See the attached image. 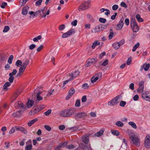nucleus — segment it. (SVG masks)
I'll list each match as a JSON object with an SVG mask.
<instances>
[{"instance_id": "f257e3e1", "label": "nucleus", "mask_w": 150, "mask_h": 150, "mask_svg": "<svg viewBox=\"0 0 150 150\" xmlns=\"http://www.w3.org/2000/svg\"><path fill=\"white\" fill-rule=\"evenodd\" d=\"M76 111V109L75 108H71L62 111L59 115L62 117H70L74 114Z\"/></svg>"}, {"instance_id": "f03ea898", "label": "nucleus", "mask_w": 150, "mask_h": 150, "mask_svg": "<svg viewBox=\"0 0 150 150\" xmlns=\"http://www.w3.org/2000/svg\"><path fill=\"white\" fill-rule=\"evenodd\" d=\"M129 139L130 140V142L134 145L139 146L140 145V143L138 137L135 135L134 134L132 133L130 134Z\"/></svg>"}, {"instance_id": "7ed1b4c3", "label": "nucleus", "mask_w": 150, "mask_h": 150, "mask_svg": "<svg viewBox=\"0 0 150 150\" xmlns=\"http://www.w3.org/2000/svg\"><path fill=\"white\" fill-rule=\"evenodd\" d=\"M89 3L85 1L78 8L79 11H81L88 9L89 7Z\"/></svg>"}, {"instance_id": "20e7f679", "label": "nucleus", "mask_w": 150, "mask_h": 150, "mask_svg": "<svg viewBox=\"0 0 150 150\" xmlns=\"http://www.w3.org/2000/svg\"><path fill=\"white\" fill-rule=\"evenodd\" d=\"M142 97L146 100L150 101V93L144 91L142 92Z\"/></svg>"}, {"instance_id": "39448f33", "label": "nucleus", "mask_w": 150, "mask_h": 150, "mask_svg": "<svg viewBox=\"0 0 150 150\" xmlns=\"http://www.w3.org/2000/svg\"><path fill=\"white\" fill-rule=\"evenodd\" d=\"M15 107L17 109H25L26 108V106L24 105L21 101H18L15 104Z\"/></svg>"}, {"instance_id": "423d86ee", "label": "nucleus", "mask_w": 150, "mask_h": 150, "mask_svg": "<svg viewBox=\"0 0 150 150\" xmlns=\"http://www.w3.org/2000/svg\"><path fill=\"white\" fill-rule=\"evenodd\" d=\"M102 76V73L101 72H98L97 74H96L91 79V82L93 83L96 82L99 79H100Z\"/></svg>"}, {"instance_id": "0eeeda50", "label": "nucleus", "mask_w": 150, "mask_h": 150, "mask_svg": "<svg viewBox=\"0 0 150 150\" xmlns=\"http://www.w3.org/2000/svg\"><path fill=\"white\" fill-rule=\"evenodd\" d=\"M144 145L147 148H149L150 147V134L147 135L145 138L144 141Z\"/></svg>"}, {"instance_id": "6e6552de", "label": "nucleus", "mask_w": 150, "mask_h": 150, "mask_svg": "<svg viewBox=\"0 0 150 150\" xmlns=\"http://www.w3.org/2000/svg\"><path fill=\"white\" fill-rule=\"evenodd\" d=\"M79 148H80L83 150H92V149L89 144L87 146L84 144L83 143H81L79 144Z\"/></svg>"}, {"instance_id": "1a4fd4ad", "label": "nucleus", "mask_w": 150, "mask_h": 150, "mask_svg": "<svg viewBox=\"0 0 150 150\" xmlns=\"http://www.w3.org/2000/svg\"><path fill=\"white\" fill-rule=\"evenodd\" d=\"M119 98V96H117L115 98L112 99L108 103V105L109 106H114V104H117L118 103V100Z\"/></svg>"}, {"instance_id": "9d476101", "label": "nucleus", "mask_w": 150, "mask_h": 150, "mask_svg": "<svg viewBox=\"0 0 150 150\" xmlns=\"http://www.w3.org/2000/svg\"><path fill=\"white\" fill-rule=\"evenodd\" d=\"M86 115V114L84 112L77 113L75 114L74 118L76 120H78L83 117Z\"/></svg>"}, {"instance_id": "9b49d317", "label": "nucleus", "mask_w": 150, "mask_h": 150, "mask_svg": "<svg viewBox=\"0 0 150 150\" xmlns=\"http://www.w3.org/2000/svg\"><path fill=\"white\" fill-rule=\"evenodd\" d=\"M97 61V59L96 58H91L88 59L86 63L85 64L86 67L90 66L92 64L95 63Z\"/></svg>"}, {"instance_id": "f8f14e48", "label": "nucleus", "mask_w": 150, "mask_h": 150, "mask_svg": "<svg viewBox=\"0 0 150 150\" xmlns=\"http://www.w3.org/2000/svg\"><path fill=\"white\" fill-rule=\"evenodd\" d=\"M75 90L73 87L71 88L69 90L68 92L69 94L66 97V99L68 100L75 93Z\"/></svg>"}, {"instance_id": "ddd939ff", "label": "nucleus", "mask_w": 150, "mask_h": 150, "mask_svg": "<svg viewBox=\"0 0 150 150\" xmlns=\"http://www.w3.org/2000/svg\"><path fill=\"white\" fill-rule=\"evenodd\" d=\"M124 20V18H122L120 19L119 24L117 25V30L121 29L123 27V21Z\"/></svg>"}, {"instance_id": "4468645a", "label": "nucleus", "mask_w": 150, "mask_h": 150, "mask_svg": "<svg viewBox=\"0 0 150 150\" xmlns=\"http://www.w3.org/2000/svg\"><path fill=\"white\" fill-rule=\"evenodd\" d=\"M16 131H20L24 134H26L27 133V130L23 127L18 126V127H16Z\"/></svg>"}, {"instance_id": "2eb2a0df", "label": "nucleus", "mask_w": 150, "mask_h": 150, "mask_svg": "<svg viewBox=\"0 0 150 150\" xmlns=\"http://www.w3.org/2000/svg\"><path fill=\"white\" fill-rule=\"evenodd\" d=\"M150 66V64H143L141 67L140 71H142L144 69L145 71H147L149 69Z\"/></svg>"}, {"instance_id": "dca6fc26", "label": "nucleus", "mask_w": 150, "mask_h": 150, "mask_svg": "<svg viewBox=\"0 0 150 150\" xmlns=\"http://www.w3.org/2000/svg\"><path fill=\"white\" fill-rule=\"evenodd\" d=\"M89 136L87 135H83L82 137V142L86 144H87L89 142Z\"/></svg>"}, {"instance_id": "f3484780", "label": "nucleus", "mask_w": 150, "mask_h": 150, "mask_svg": "<svg viewBox=\"0 0 150 150\" xmlns=\"http://www.w3.org/2000/svg\"><path fill=\"white\" fill-rule=\"evenodd\" d=\"M93 30L95 33H97L99 31L103 30V29H102V25H98L94 28Z\"/></svg>"}, {"instance_id": "a211bd4d", "label": "nucleus", "mask_w": 150, "mask_h": 150, "mask_svg": "<svg viewBox=\"0 0 150 150\" xmlns=\"http://www.w3.org/2000/svg\"><path fill=\"white\" fill-rule=\"evenodd\" d=\"M73 80L76 78L79 74V71H76L70 73Z\"/></svg>"}, {"instance_id": "6ab92c4d", "label": "nucleus", "mask_w": 150, "mask_h": 150, "mask_svg": "<svg viewBox=\"0 0 150 150\" xmlns=\"http://www.w3.org/2000/svg\"><path fill=\"white\" fill-rule=\"evenodd\" d=\"M67 149H76V150H79V147H77V146L74 145L72 144L67 146ZM74 150H75V149Z\"/></svg>"}, {"instance_id": "aec40b11", "label": "nucleus", "mask_w": 150, "mask_h": 150, "mask_svg": "<svg viewBox=\"0 0 150 150\" xmlns=\"http://www.w3.org/2000/svg\"><path fill=\"white\" fill-rule=\"evenodd\" d=\"M23 62L22 65L26 67L29 64V60L28 59H25L23 60Z\"/></svg>"}, {"instance_id": "412c9836", "label": "nucleus", "mask_w": 150, "mask_h": 150, "mask_svg": "<svg viewBox=\"0 0 150 150\" xmlns=\"http://www.w3.org/2000/svg\"><path fill=\"white\" fill-rule=\"evenodd\" d=\"M40 110H41V108H40L38 106H37L32 110L31 111L32 112V113H33V114L37 113Z\"/></svg>"}, {"instance_id": "4be33fe9", "label": "nucleus", "mask_w": 150, "mask_h": 150, "mask_svg": "<svg viewBox=\"0 0 150 150\" xmlns=\"http://www.w3.org/2000/svg\"><path fill=\"white\" fill-rule=\"evenodd\" d=\"M29 8L28 6L24 7L22 9V13L24 15H26L28 13V10Z\"/></svg>"}, {"instance_id": "5701e85b", "label": "nucleus", "mask_w": 150, "mask_h": 150, "mask_svg": "<svg viewBox=\"0 0 150 150\" xmlns=\"http://www.w3.org/2000/svg\"><path fill=\"white\" fill-rule=\"evenodd\" d=\"M38 120L37 118H35L30 121L28 123V125L29 127L33 125L35 122H36Z\"/></svg>"}, {"instance_id": "b1692460", "label": "nucleus", "mask_w": 150, "mask_h": 150, "mask_svg": "<svg viewBox=\"0 0 150 150\" xmlns=\"http://www.w3.org/2000/svg\"><path fill=\"white\" fill-rule=\"evenodd\" d=\"M104 131L103 130H101L99 132L96 133L94 134V135L96 137H99L101 136L103 133Z\"/></svg>"}, {"instance_id": "393cba45", "label": "nucleus", "mask_w": 150, "mask_h": 150, "mask_svg": "<svg viewBox=\"0 0 150 150\" xmlns=\"http://www.w3.org/2000/svg\"><path fill=\"white\" fill-rule=\"evenodd\" d=\"M42 93L41 92L39 91L37 94L36 98L37 100L38 101H40L42 100V97L40 96V94Z\"/></svg>"}, {"instance_id": "a878e982", "label": "nucleus", "mask_w": 150, "mask_h": 150, "mask_svg": "<svg viewBox=\"0 0 150 150\" xmlns=\"http://www.w3.org/2000/svg\"><path fill=\"white\" fill-rule=\"evenodd\" d=\"M137 24V23L136 22L135 20L133 18H132L131 20L130 25L131 28L133 26H134Z\"/></svg>"}, {"instance_id": "bb28decb", "label": "nucleus", "mask_w": 150, "mask_h": 150, "mask_svg": "<svg viewBox=\"0 0 150 150\" xmlns=\"http://www.w3.org/2000/svg\"><path fill=\"white\" fill-rule=\"evenodd\" d=\"M133 32H137L139 30V28L137 24L132 28Z\"/></svg>"}, {"instance_id": "cd10ccee", "label": "nucleus", "mask_w": 150, "mask_h": 150, "mask_svg": "<svg viewBox=\"0 0 150 150\" xmlns=\"http://www.w3.org/2000/svg\"><path fill=\"white\" fill-rule=\"evenodd\" d=\"M100 42H98L97 41H95L93 43L91 47L93 49H94L95 48L96 46L100 45Z\"/></svg>"}, {"instance_id": "c85d7f7f", "label": "nucleus", "mask_w": 150, "mask_h": 150, "mask_svg": "<svg viewBox=\"0 0 150 150\" xmlns=\"http://www.w3.org/2000/svg\"><path fill=\"white\" fill-rule=\"evenodd\" d=\"M34 102L33 100H28L27 104L28 108L31 107L33 104Z\"/></svg>"}, {"instance_id": "c756f323", "label": "nucleus", "mask_w": 150, "mask_h": 150, "mask_svg": "<svg viewBox=\"0 0 150 150\" xmlns=\"http://www.w3.org/2000/svg\"><path fill=\"white\" fill-rule=\"evenodd\" d=\"M136 18L139 22H142L144 21L143 19L140 17V16L139 14L136 15Z\"/></svg>"}, {"instance_id": "7c9ffc66", "label": "nucleus", "mask_w": 150, "mask_h": 150, "mask_svg": "<svg viewBox=\"0 0 150 150\" xmlns=\"http://www.w3.org/2000/svg\"><path fill=\"white\" fill-rule=\"evenodd\" d=\"M75 32V30L74 29H72L68 30L67 33L69 36L74 34Z\"/></svg>"}, {"instance_id": "2f4dec72", "label": "nucleus", "mask_w": 150, "mask_h": 150, "mask_svg": "<svg viewBox=\"0 0 150 150\" xmlns=\"http://www.w3.org/2000/svg\"><path fill=\"white\" fill-rule=\"evenodd\" d=\"M115 125L119 127H122L123 126V123L120 121H117L115 123Z\"/></svg>"}, {"instance_id": "473e14b6", "label": "nucleus", "mask_w": 150, "mask_h": 150, "mask_svg": "<svg viewBox=\"0 0 150 150\" xmlns=\"http://www.w3.org/2000/svg\"><path fill=\"white\" fill-rule=\"evenodd\" d=\"M111 132L112 134L114 135L118 136L120 135V133L117 130H111Z\"/></svg>"}, {"instance_id": "72a5a7b5", "label": "nucleus", "mask_w": 150, "mask_h": 150, "mask_svg": "<svg viewBox=\"0 0 150 150\" xmlns=\"http://www.w3.org/2000/svg\"><path fill=\"white\" fill-rule=\"evenodd\" d=\"M129 125H130L134 129H137V127L136 124L133 122H130L128 123Z\"/></svg>"}, {"instance_id": "f704fd0d", "label": "nucleus", "mask_w": 150, "mask_h": 150, "mask_svg": "<svg viewBox=\"0 0 150 150\" xmlns=\"http://www.w3.org/2000/svg\"><path fill=\"white\" fill-rule=\"evenodd\" d=\"M79 127L78 126H75L70 127L69 128V130L71 132L75 131L78 129Z\"/></svg>"}, {"instance_id": "c9c22d12", "label": "nucleus", "mask_w": 150, "mask_h": 150, "mask_svg": "<svg viewBox=\"0 0 150 150\" xmlns=\"http://www.w3.org/2000/svg\"><path fill=\"white\" fill-rule=\"evenodd\" d=\"M22 62L21 60H18L16 62L15 65L18 67H20L21 66Z\"/></svg>"}, {"instance_id": "e433bc0d", "label": "nucleus", "mask_w": 150, "mask_h": 150, "mask_svg": "<svg viewBox=\"0 0 150 150\" xmlns=\"http://www.w3.org/2000/svg\"><path fill=\"white\" fill-rule=\"evenodd\" d=\"M11 84V83L9 82H6L3 86V89L4 90L7 89V87L10 86Z\"/></svg>"}, {"instance_id": "4c0bfd02", "label": "nucleus", "mask_w": 150, "mask_h": 150, "mask_svg": "<svg viewBox=\"0 0 150 150\" xmlns=\"http://www.w3.org/2000/svg\"><path fill=\"white\" fill-rule=\"evenodd\" d=\"M140 45V44L139 42H137L135 45L133 47L132 51L133 52H135L137 49L138 47Z\"/></svg>"}, {"instance_id": "58836bf2", "label": "nucleus", "mask_w": 150, "mask_h": 150, "mask_svg": "<svg viewBox=\"0 0 150 150\" xmlns=\"http://www.w3.org/2000/svg\"><path fill=\"white\" fill-rule=\"evenodd\" d=\"M18 127V126H16L14 127H12L9 132V133L10 134H12L15 132V130H16V127Z\"/></svg>"}, {"instance_id": "ea45409f", "label": "nucleus", "mask_w": 150, "mask_h": 150, "mask_svg": "<svg viewBox=\"0 0 150 150\" xmlns=\"http://www.w3.org/2000/svg\"><path fill=\"white\" fill-rule=\"evenodd\" d=\"M67 79L69 81H71L73 80L71 76L70 73H69L68 74H67L66 76Z\"/></svg>"}, {"instance_id": "a19ab883", "label": "nucleus", "mask_w": 150, "mask_h": 150, "mask_svg": "<svg viewBox=\"0 0 150 150\" xmlns=\"http://www.w3.org/2000/svg\"><path fill=\"white\" fill-rule=\"evenodd\" d=\"M112 46L114 47V48L115 50L118 49L120 47L117 42H115L113 43L112 44Z\"/></svg>"}, {"instance_id": "79ce46f5", "label": "nucleus", "mask_w": 150, "mask_h": 150, "mask_svg": "<svg viewBox=\"0 0 150 150\" xmlns=\"http://www.w3.org/2000/svg\"><path fill=\"white\" fill-rule=\"evenodd\" d=\"M13 55H10L8 58V62L9 64H11L12 63V61L13 59Z\"/></svg>"}, {"instance_id": "37998d69", "label": "nucleus", "mask_w": 150, "mask_h": 150, "mask_svg": "<svg viewBox=\"0 0 150 150\" xmlns=\"http://www.w3.org/2000/svg\"><path fill=\"white\" fill-rule=\"evenodd\" d=\"M17 72V71L16 69H13L12 72L10 73L9 76H13L16 75Z\"/></svg>"}, {"instance_id": "c03bdc74", "label": "nucleus", "mask_w": 150, "mask_h": 150, "mask_svg": "<svg viewBox=\"0 0 150 150\" xmlns=\"http://www.w3.org/2000/svg\"><path fill=\"white\" fill-rule=\"evenodd\" d=\"M80 105V99H77L76 100L75 106L76 107H79Z\"/></svg>"}, {"instance_id": "a18cd8bd", "label": "nucleus", "mask_w": 150, "mask_h": 150, "mask_svg": "<svg viewBox=\"0 0 150 150\" xmlns=\"http://www.w3.org/2000/svg\"><path fill=\"white\" fill-rule=\"evenodd\" d=\"M144 89V86H139V88H138V91L139 93H140L142 92L143 91Z\"/></svg>"}, {"instance_id": "49530a36", "label": "nucleus", "mask_w": 150, "mask_h": 150, "mask_svg": "<svg viewBox=\"0 0 150 150\" xmlns=\"http://www.w3.org/2000/svg\"><path fill=\"white\" fill-rule=\"evenodd\" d=\"M110 34L108 36V38L109 39H112L114 35V33L112 31V29H110Z\"/></svg>"}, {"instance_id": "de8ad7c7", "label": "nucleus", "mask_w": 150, "mask_h": 150, "mask_svg": "<svg viewBox=\"0 0 150 150\" xmlns=\"http://www.w3.org/2000/svg\"><path fill=\"white\" fill-rule=\"evenodd\" d=\"M25 68L26 67L21 65L19 69V71L23 73L24 71Z\"/></svg>"}, {"instance_id": "09e8293b", "label": "nucleus", "mask_w": 150, "mask_h": 150, "mask_svg": "<svg viewBox=\"0 0 150 150\" xmlns=\"http://www.w3.org/2000/svg\"><path fill=\"white\" fill-rule=\"evenodd\" d=\"M21 111L20 110L18 112H14L13 113L12 115L14 117H18L19 115V114L20 112Z\"/></svg>"}, {"instance_id": "8fccbe9b", "label": "nucleus", "mask_w": 150, "mask_h": 150, "mask_svg": "<svg viewBox=\"0 0 150 150\" xmlns=\"http://www.w3.org/2000/svg\"><path fill=\"white\" fill-rule=\"evenodd\" d=\"M9 29L10 28L8 26H5L3 31L4 33H6L8 31Z\"/></svg>"}, {"instance_id": "3c124183", "label": "nucleus", "mask_w": 150, "mask_h": 150, "mask_svg": "<svg viewBox=\"0 0 150 150\" xmlns=\"http://www.w3.org/2000/svg\"><path fill=\"white\" fill-rule=\"evenodd\" d=\"M32 146L31 144L27 145L25 147V150H31Z\"/></svg>"}, {"instance_id": "603ef678", "label": "nucleus", "mask_w": 150, "mask_h": 150, "mask_svg": "<svg viewBox=\"0 0 150 150\" xmlns=\"http://www.w3.org/2000/svg\"><path fill=\"white\" fill-rule=\"evenodd\" d=\"M99 21L103 23H105L106 21V20L104 18H100L99 19Z\"/></svg>"}, {"instance_id": "864d4df0", "label": "nucleus", "mask_w": 150, "mask_h": 150, "mask_svg": "<svg viewBox=\"0 0 150 150\" xmlns=\"http://www.w3.org/2000/svg\"><path fill=\"white\" fill-rule=\"evenodd\" d=\"M10 76L9 78L8 79V81L10 83H12L13 82V80L14 79V77L13 76Z\"/></svg>"}, {"instance_id": "5fc2aeb1", "label": "nucleus", "mask_w": 150, "mask_h": 150, "mask_svg": "<svg viewBox=\"0 0 150 150\" xmlns=\"http://www.w3.org/2000/svg\"><path fill=\"white\" fill-rule=\"evenodd\" d=\"M65 28V25L64 24H62L59 26V29L60 30L62 31Z\"/></svg>"}, {"instance_id": "6e6d98bb", "label": "nucleus", "mask_w": 150, "mask_h": 150, "mask_svg": "<svg viewBox=\"0 0 150 150\" xmlns=\"http://www.w3.org/2000/svg\"><path fill=\"white\" fill-rule=\"evenodd\" d=\"M108 60L106 59L101 64V65L103 66H105L108 64Z\"/></svg>"}, {"instance_id": "4d7b16f0", "label": "nucleus", "mask_w": 150, "mask_h": 150, "mask_svg": "<svg viewBox=\"0 0 150 150\" xmlns=\"http://www.w3.org/2000/svg\"><path fill=\"white\" fill-rule=\"evenodd\" d=\"M87 17L89 19L90 21L91 22H93L94 21L91 15L89 14H88L87 15Z\"/></svg>"}, {"instance_id": "13d9d810", "label": "nucleus", "mask_w": 150, "mask_h": 150, "mask_svg": "<svg viewBox=\"0 0 150 150\" xmlns=\"http://www.w3.org/2000/svg\"><path fill=\"white\" fill-rule=\"evenodd\" d=\"M125 42V40L124 39H122L121 40H120L119 42H117L120 46V47L123 45Z\"/></svg>"}, {"instance_id": "bf43d9fd", "label": "nucleus", "mask_w": 150, "mask_h": 150, "mask_svg": "<svg viewBox=\"0 0 150 150\" xmlns=\"http://www.w3.org/2000/svg\"><path fill=\"white\" fill-rule=\"evenodd\" d=\"M88 84L86 83L83 84L82 85V88L84 89H86L88 88Z\"/></svg>"}, {"instance_id": "052dcab7", "label": "nucleus", "mask_w": 150, "mask_h": 150, "mask_svg": "<svg viewBox=\"0 0 150 150\" xmlns=\"http://www.w3.org/2000/svg\"><path fill=\"white\" fill-rule=\"evenodd\" d=\"M54 90H49L48 92L47 93V94H46V96H51L52 95L53 93V92L54 91Z\"/></svg>"}, {"instance_id": "680f3d73", "label": "nucleus", "mask_w": 150, "mask_h": 150, "mask_svg": "<svg viewBox=\"0 0 150 150\" xmlns=\"http://www.w3.org/2000/svg\"><path fill=\"white\" fill-rule=\"evenodd\" d=\"M44 127L46 130L49 131H50L51 129V127L47 125H45Z\"/></svg>"}, {"instance_id": "e2e57ef3", "label": "nucleus", "mask_w": 150, "mask_h": 150, "mask_svg": "<svg viewBox=\"0 0 150 150\" xmlns=\"http://www.w3.org/2000/svg\"><path fill=\"white\" fill-rule=\"evenodd\" d=\"M52 110L50 109H49L47 111L45 112L44 114L46 116H48L51 113Z\"/></svg>"}, {"instance_id": "0e129e2a", "label": "nucleus", "mask_w": 150, "mask_h": 150, "mask_svg": "<svg viewBox=\"0 0 150 150\" xmlns=\"http://www.w3.org/2000/svg\"><path fill=\"white\" fill-rule=\"evenodd\" d=\"M42 0H39L37 1L35 3V5L37 6H38L41 5L42 2Z\"/></svg>"}, {"instance_id": "69168bd1", "label": "nucleus", "mask_w": 150, "mask_h": 150, "mask_svg": "<svg viewBox=\"0 0 150 150\" xmlns=\"http://www.w3.org/2000/svg\"><path fill=\"white\" fill-rule=\"evenodd\" d=\"M118 8V6L117 4L113 5L112 7V9L113 10L115 11L117 10Z\"/></svg>"}, {"instance_id": "338daca9", "label": "nucleus", "mask_w": 150, "mask_h": 150, "mask_svg": "<svg viewBox=\"0 0 150 150\" xmlns=\"http://www.w3.org/2000/svg\"><path fill=\"white\" fill-rule=\"evenodd\" d=\"M126 104V102L124 101H121L120 104V105L121 106L124 107Z\"/></svg>"}, {"instance_id": "774afa93", "label": "nucleus", "mask_w": 150, "mask_h": 150, "mask_svg": "<svg viewBox=\"0 0 150 150\" xmlns=\"http://www.w3.org/2000/svg\"><path fill=\"white\" fill-rule=\"evenodd\" d=\"M36 47V45L34 44H32L29 47V48L30 50H32Z\"/></svg>"}]
</instances>
